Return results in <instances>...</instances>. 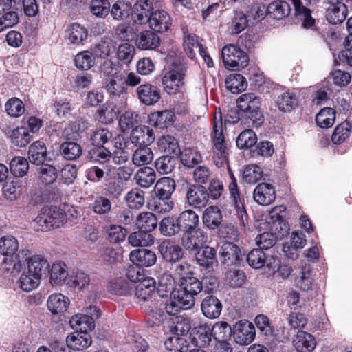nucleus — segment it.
I'll return each instance as SVG.
<instances>
[{
  "label": "nucleus",
  "mask_w": 352,
  "mask_h": 352,
  "mask_svg": "<svg viewBox=\"0 0 352 352\" xmlns=\"http://www.w3.org/2000/svg\"><path fill=\"white\" fill-rule=\"evenodd\" d=\"M88 36L86 28L78 23L69 25L65 30V38L73 44L82 43Z\"/></svg>",
  "instance_id": "29"
},
{
  "label": "nucleus",
  "mask_w": 352,
  "mask_h": 352,
  "mask_svg": "<svg viewBox=\"0 0 352 352\" xmlns=\"http://www.w3.org/2000/svg\"><path fill=\"white\" fill-rule=\"evenodd\" d=\"M210 336V329L206 327L200 326L193 330L190 339L195 346L201 348L209 344L211 340Z\"/></svg>",
  "instance_id": "48"
},
{
  "label": "nucleus",
  "mask_w": 352,
  "mask_h": 352,
  "mask_svg": "<svg viewBox=\"0 0 352 352\" xmlns=\"http://www.w3.org/2000/svg\"><path fill=\"white\" fill-rule=\"evenodd\" d=\"M50 283L52 285L69 284L68 272L64 263L55 262L52 264L50 272Z\"/></svg>",
  "instance_id": "28"
},
{
  "label": "nucleus",
  "mask_w": 352,
  "mask_h": 352,
  "mask_svg": "<svg viewBox=\"0 0 352 352\" xmlns=\"http://www.w3.org/2000/svg\"><path fill=\"white\" fill-rule=\"evenodd\" d=\"M166 331H168L174 336L186 335L190 329V324L188 320L182 318H171L166 322Z\"/></svg>",
  "instance_id": "39"
},
{
  "label": "nucleus",
  "mask_w": 352,
  "mask_h": 352,
  "mask_svg": "<svg viewBox=\"0 0 352 352\" xmlns=\"http://www.w3.org/2000/svg\"><path fill=\"white\" fill-rule=\"evenodd\" d=\"M219 254L221 263L226 266H230L239 263L241 250L232 243H226L221 246Z\"/></svg>",
  "instance_id": "21"
},
{
  "label": "nucleus",
  "mask_w": 352,
  "mask_h": 352,
  "mask_svg": "<svg viewBox=\"0 0 352 352\" xmlns=\"http://www.w3.org/2000/svg\"><path fill=\"white\" fill-rule=\"evenodd\" d=\"M60 151L66 160H74L82 154L80 144L74 142H65L60 146Z\"/></svg>",
  "instance_id": "58"
},
{
  "label": "nucleus",
  "mask_w": 352,
  "mask_h": 352,
  "mask_svg": "<svg viewBox=\"0 0 352 352\" xmlns=\"http://www.w3.org/2000/svg\"><path fill=\"white\" fill-rule=\"evenodd\" d=\"M233 335L238 344L248 345L254 339L255 329L249 321L240 320L234 327Z\"/></svg>",
  "instance_id": "9"
},
{
  "label": "nucleus",
  "mask_w": 352,
  "mask_h": 352,
  "mask_svg": "<svg viewBox=\"0 0 352 352\" xmlns=\"http://www.w3.org/2000/svg\"><path fill=\"white\" fill-rule=\"evenodd\" d=\"M195 257L199 265L206 268L212 267L217 262V250L214 248L205 246L197 252Z\"/></svg>",
  "instance_id": "31"
},
{
  "label": "nucleus",
  "mask_w": 352,
  "mask_h": 352,
  "mask_svg": "<svg viewBox=\"0 0 352 352\" xmlns=\"http://www.w3.org/2000/svg\"><path fill=\"white\" fill-rule=\"evenodd\" d=\"M11 173L16 177L24 176L29 168L28 160L23 157H15L10 163Z\"/></svg>",
  "instance_id": "63"
},
{
  "label": "nucleus",
  "mask_w": 352,
  "mask_h": 352,
  "mask_svg": "<svg viewBox=\"0 0 352 352\" xmlns=\"http://www.w3.org/2000/svg\"><path fill=\"white\" fill-rule=\"evenodd\" d=\"M183 293L178 290L171 294L170 298L164 305L167 314L177 315L182 309H188L193 307L192 300L190 296L184 297Z\"/></svg>",
  "instance_id": "8"
},
{
  "label": "nucleus",
  "mask_w": 352,
  "mask_h": 352,
  "mask_svg": "<svg viewBox=\"0 0 352 352\" xmlns=\"http://www.w3.org/2000/svg\"><path fill=\"white\" fill-rule=\"evenodd\" d=\"M181 285L183 286L182 289L178 291L179 293H183L184 297L190 296L195 305V296L201 292L204 286L201 281H199L196 277L192 275L188 278L182 282Z\"/></svg>",
  "instance_id": "33"
},
{
  "label": "nucleus",
  "mask_w": 352,
  "mask_h": 352,
  "mask_svg": "<svg viewBox=\"0 0 352 352\" xmlns=\"http://www.w3.org/2000/svg\"><path fill=\"white\" fill-rule=\"evenodd\" d=\"M130 140L135 146H148L155 140L154 133L148 126H136L131 133Z\"/></svg>",
  "instance_id": "18"
},
{
  "label": "nucleus",
  "mask_w": 352,
  "mask_h": 352,
  "mask_svg": "<svg viewBox=\"0 0 352 352\" xmlns=\"http://www.w3.org/2000/svg\"><path fill=\"white\" fill-rule=\"evenodd\" d=\"M347 15V7L344 3L331 6L326 8V19L331 24H338L343 22Z\"/></svg>",
  "instance_id": "40"
},
{
  "label": "nucleus",
  "mask_w": 352,
  "mask_h": 352,
  "mask_svg": "<svg viewBox=\"0 0 352 352\" xmlns=\"http://www.w3.org/2000/svg\"><path fill=\"white\" fill-rule=\"evenodd\" d=\"M91 338L87 332L76 331L69 334L66 342L69 348L74 350H83L91 344Z\"/></svg>",
  "instance_id": "24"
},
{
  "label": "nucleus",
  "mask_w": 352,
  "mask_h": 352,
  "mask_svg": "<svg viewBox=\"0 0 352 352\" xmlns=\"http://www.w3.org/2000/svg\"><path fill=\"white\" fill-rule=\"evenodd\" d=\"M119 113V107L113 102H109L98 111V119L102 122L110 123L118 117Z\"/></svg>",
  "instance_id": "56"
},
{
  "label": "nucleus",
  "mask_w": 352,
  "mask_h": 352,
  "mask_svg": "<svg viewBox=\"0 0 352 352\" xmlns=\"http://www.w3.org/2000/svg\"><path fill=\"white\" fill-rule=\"evenodd\" d=\"M47 155V147L41 141L33 142L29 147L28 159L32 164L40 165L44 164Z\"/></svg>",
  "instance_id": "37"
},
{
  "label": "nucleus",
  "mask_w": 352,
  "mask_h": 352,
  "mask_svg": "<svg viewBox=\"0 0 352 352\" xmlns=\"http://www.w3.org/2000/svg\"><path fill=\"white\" fill-rule=\"evenodd\" d=\"M201 308L203 314L206 317L214 319L221 314L222 305L217 297L211 295L204 298Z\"/></svg>",
  "instance_id": "25"
},
{
  "label": "nucleus",
  "mask_w": 352,
  "mask_h": 352,
  "mask_svg": "<svg viewBox=\"0 0 352 352\" xmlns=\"http://www.w3.org/2000/svg\"><path fill=\"white\" fill-rule=\"evenodd\" d=\"M135 44L140 50H155L160 44V38L155 32L145 30L137 35Z\"/></svg>",
  "instance_id": "20"
},
{
  "label": "nucleus",
  "mask_w": 352,
  "mask_h": 352,
  "mask_svg": "<svg viewBox=\"0 0 352 352\" xmlns=\"http://www.w3.org/2000/svg\"><path fill=\"white\" fill-rule=\"evenodd\" d=\"M152 149L148 146H138L132 155L131 161L133 165L140 167L149 164L153 160Z\"/></svg>",
  "instance_id": "36"
},
{
  "label": "nucleus",
  "mask_w": 352,
  "mask_h": 352,
  "mask_svg": "<svg viewBox=\"0 0 352 352\" xmlns=\"http://www.w3.org/2000/svg\"><path fill=\"white\" fill-rule=\"evenodd\" d=\"M295 10V15L300 17L304 28L311 29L322 35L319 29L315 25V19L311 16V10L303 6L301 0H290Z\"/></svg>",
  "instance_id": "13"
},
{
  "label": "nucleus",
  "mask_w": 352,
  "mask_h": 352,
  "mask_svg": "<svg viewBox=\"0 0 352 352\" xmlns=\"http://www.w3.org/2000/svg\"><path fill=\"white\" fill-rule=\"evenodd\" d=\"M69 305V298L60 293L51 294L47 299L48 309L54 314L66 311Z\"/></svg>",
  "instance_id": "34"
},
{
  "label": "nucleus",
  "mask_w": 352,
  "mask_h": 352,
  "mask_svg": "<svg viewBox=\"0 0 352 352\" xmlns=\"http://www.w3.org/2000/svg\"><path fill=\"white\" fill-rule=\"evenodd\" d=\"M177 220L181 232H192L199 225V217L194 210L188 209L182 212Z\"/></svg>",
  "instance_id": "16"
},
{
  "label": "nucleus",
  "mask_w": 352,
  "mask_h": 352,
  "mask_svg": "<svg viewBox=\"0 0 352 352\" xmlns=\"http://www.w3.org/2000/svg\"><path fill=\"white\" fill-rule=\"evenodd\" d=\"M156 283L154 278L146 277L140 283H138L135 288V296L142 300L146 302L151 311L155 312L158 311V302H154L152 296L155 294Z\"/></svg>",
  "instance_id": "4"
},
{
  "label": "nucleus",
  "mask_w": 352,
  "mask_h": 352,
  "mask_svg": "<svg viewBox=\"0 0 352 352\" xmlns=\"http://www.w3.org/2000/svg\"><path fill=\"white\" fill-rule=\"evenodd\" d=\"M262 168L256 164L248 165L243 173V177L245 182L255 184L263 177Z\"/></svg>",
  "instance_id": "64"
},
{
  "label": "nucleus",
  "mask_w": 352,
  "mask_h": 352,
  "mask_svg": "<svg viewBox=\"0 0 352 352\" xmlns=\"http://www.w3.org/2000/svg\"><path fill=\"white\" fill-rule=\"evenodd\" d=\"M153 5L149 0H138L134 5L133 19L137 23L148 22L153 13Z\"/></svg>",
  "instance_id": "23"
},
{
  "label": "nucleus",
  "mask_w": 352,
  "mask_h": 352,
  "mask_svg": "<svg viewBox=\"0 0 352 352\" xmlns=\"http://www.w3.org/2000/svg\"><path fill=\"white\" fill-rule=\"evenodd\" d=\"M158 249L163 259L168 263H177L184 256L182 248L170 240L163 241Z\"/></svg>",
  "instance_id": "11"
},
{
  "label": "nucleus",
  "mask_w": 352,
  "mask_h": 352,
  "mask_svg": "<svg viewBox=\"0 0 352 352\" xmlns=\"http://www.w3.org/2000/svg\"><path fill=\"white\" fill-rule=\"evenodd\" d=\"M177 158L175 156L166 155L160 157L155 162L157 170L163 175L170 173L175 168Z\"/></svg>",
  "instance_id": "51"
},
{
  "label": "nucleus",
  "mask_w": 352,
  "mask_h": 352,
  "mask_svg": "<svg viewBox=\"0 0 352 352\" xmlns=\"http://www.w3.org/2000/svg\"><path fill=\"white\" fill-rule=\"evenodd\" d=\"M350 133L351 124L348 122H344L336 127L331 140L336 144H341L349 138Z\"/></svg>",
  "instance_id": "60"
},
{
  "label": "nucleus",
  "mask_w": 352,
  "mask_h": 352,
  "mask_svg": "<svg viewBox=\"0 0 352 352\" xmlns=\"http://www.w3.org/2000/svg\"><path fill=\"white\" fill-rule=\"evenodd\" d=\"M26 262L29 273L38 276L41 279L42 276L49 269L50 263L47 259L41 255L28 256Z\"/></svg>",
  "instance_id": "26"
},
{
  "label": "nucleus",
  "mask_w": 352,
  "mask_h": 352,
  "mask_svg": "<svg viewBox=\"0 0 352 352\" xmlns=\"http://www.w3.org/2000/svg\"><path fill=\"white\" fill-rule=\"evenodd\" d=\"M176 184L173 179L170 177L160 178L155 185V195L171 198V195L175 190Z\"/></svg>",
  "instance_id": "44"
},
{
  "label": "nucleus",
  "mask_w": 352,
  "mask_h": 352,
  "mask_svg": "<svg viewBox=\"0 0 352 352\" xmlns=\"http://www.w3.org/2000/svg\"><path fill=\"white\" fill-rule=\"evenodd\" d=\"M336 120V111L331 107L322 109L316 116L317 125L323 129L331 127Z\"/></svg>",
  "instance_id": "50"
},
{
  "label": "nucleus",
  "mask_w": 352,
  "mask_h": 352,
  "mask_svg": "<svg viewBox=\"0 0 352 352\" xmlns=\"http://www.w3.org/2000/svg\"><path fill=\"white\" fill-rule=\"evenodd\" d=\"M285 211V206H278L271 210L269 214L270 223H272V228L282 236L289 233V228L281 215Z\"/></svg>",
  "instance_id": "22"
},
{
  "label": "nucleus",
  "mask_w": 352,
  "mask_h": 352,
  "mask_svg": "<svg viewBox=\"0 0 352 352\" xmlns=\"http://www.w3.org/2000/svg\"><path fill=\"white\" fill-rule=\"evenodd\" d=\"M159 148L163 151L178 155L180 153V148L177 140L173 136H163L158 140Z\"/></svg>",
  "instance_id": "55"
},
{
  "label": "nucleus",
  "mask_w": 352,
  "mask_h": 352,
  "mask_svg": "<svg viewBox=\"0 0 352 352\" xmlns=\"http://www.w3.org/2000/svg\"><path fill=\"white\" fill-rule=\"evenodd\" d=\"M179 154L182 163L189 168L194 167L202 161V157L199 152L193 148H185Z\"/></svg>",
  "instance_id": "57"
},
{
  "label": "nucleus",
  "mask_w": 352,
  "mask_h": 352,
  "mask_svg": "<svg viewBox=\"0 0 352 352\" xmlns=\"http://www.w3.org/2000/svg\"><path fill=\"white\" fill-rule=\"evenodd\" d=\"M239 109L243 111V118L249 120L245 122L248 125L258 126L263 120V116L259 109L258 105L251 106L248 104H241Z\"/></svg>",
  "instance_id": "32"
},
{
  "label": "nucleus",
  "mask_w": 352,
  "mask_h": 352,
  "mask_svg": "<svg viewBox=\"0 0 352 352\" xmlns=\"http://www.w3.org/2000/svg\"><path fill=\"white\" fill-rule=\"evenodd\" d=\"M184 338L174 336H170L165 342L164 345L170 352H188V346Z\"/></svg>",
  "instance_id": "61"
},
{
  "label": "nucleus",
  "mask_w": 352,
  "mask_h": 352,
  "mask_svg": "<svg viewBox=\"0 0 352 352\" xmlns=\"http://www.w3.org/2000/svg\"><path fill=\"white\" fill-rule=\"evenodd\" d=\"M136 184L142 188H149L156 179L155 170L148 166H144L138 170L134 176Z\"/></svg>",
  "instance_id": "41"
},
{
  "label": "nucleus",
  "mask_w": 352,
  "mask_h": 352,
  "mask_svg": "<svg viewBox=\"0 0 352 352\" xmlns=\"http://www.w3.org/2000/svg\"><path fill=\"white\" fill-rule=\"evenodd\" d=\"M221 57L225 67L236 69L245 67L249 60L247 54L235 45L225 46L221 50Z\"/></svg>",
  "instance_id": "3"
},
{
  "label": "nucleus",
  "mask_w": 352,
  "mask_h": 352,
  "mask_svg": "<svg viewBox=\"0 0 352 352\" xmlns=\"http://www.w3.org/2000/svg\"><path fill=\"white\" fill-rule=\"evenodd\" d=\"M253 197L254 201L260 205H270L276 199L274 188L270 184L261 183L254 189Z\"/></svg>",
  "instance_id": "14"
},
{
  "label": "nucleus",
  "mask_w": 352,
  "mask_h": 352,
  "mask_svg": "<svg viewBox=\"0 0 352 352\" xmlns=\"http://www.w3.org/2000/svg\"><path fill=\"white\" fill-rule=\"evenodd\" d=\"M41 280L38 276L25 270L16 282V285L21 290L29 292L37 288Z\"/></svg>",
  "instance_id": "42"
},
{
  "label": "nucleus",
  "mask_w": 352,
  "mask_h": 352,
  "mask_svg": "<svg viewBox=\"0 0 352 352\" xmlns=\"http://www.w3.org/2000/svg\"><path fill=\"white\" fill-rule=\"evenodd\" d=\"M36 176L41 183L50 185L56 180L58 171L52 165L42 164L36 168Z\"/></svg>",
  "instance_id": "43"
},
{
  "label": "nucleus",
  "mask_w": 352,
  "mask_h": 352,
  "mask_svg": "<svg viewBox=\"0 0 352 352\" xmlns=\"http://www.w3.org/2000/svg\"><path fill=\"white\" fill-rule=\"evenodd\" d=\"M99 316L98 309L96 306H90L86 309V314H78L72 317L69 320L73 329H79L80 331H91L95 327L94 318Z\"/></svg>",
  "instance_id": "5"
},
{
  "label": "nucleus",
  "mask_w": 352,
  "mask_h": 352,
  "mask_svg": "<svg viewBox=\"0 0 352 352\" xmlns=\"http://www.w3.org/2000/svg\"><path fill=\"white\" fill-rule=\"evenodd\" d=\"M157 223L158 221L155 215L149 212H141L136 218V225L138 229L147 233L154 230Z\"/></svg>",
  "instance_id": "45"
},
{
  "label": "nucleus",
  "mask_w": 352,
  "mask_h": 352,
  "mask_svg": "<svg viewBox=\"0 0 352 352\" xmlns=\"http://www.w3.org/2000/svg\"><path fill=\"white\" fill-rule=\"evenodd\" d=\"M291 12L289 4L285 1H275L267 8V14L274 19L280 20L287 16Z\"/></svg>",
  "instance_id": "38"
},
{
  "label": "nucleus",
  "mask_w": 352,
  "mask_h": 352,
  "mask_svg": "<svg viewBox=\"0 0 352 352\" xmlns=\"http://www.w3.org/2000/svg\"><path fill=\"white\" fill-rule=\"evenodd\" d=\"M129 258L131 262L140 267H150L157 261L155 253L148 249H136L131 252Z\"/></svg>",
  "instance_id": "19"
},
{
  "label": "nucleus",
  "mask_w": 352,
  "mask_h": 352,
  "mask_svg": "<svg viewBox=\"0 0 352 352\" xmlns=\"http://www.w3.org/2000/svg\"><path fill=\"white\" fill-rule=\"evenodd\" d=\"M186 67L182 64H174L173 68L166 72L162 82L164 88H174L186 85Z\"/></svg>",
  "instance_id": "6"
},
{
  "label": "nucleus",
  "mask_w": 352,
  "mask_h": 352,
  "mask_svg": "<svg viewBox=\"0 0 352 352\" xmlns=\"http://www.w3.org/2000/svg\"><path fill=\"white\" fill-rule=\"evenodd\" d=\"M293 346L298 352H311L316 346L315 337L304 331H298L292 340Z\"/></svg>",
  "instance_id": "15"
},
{
  "label": "nucleus",
  "mask_w": 352,
  "mask_h": 352,
  "mask_svg": "<svg viewBox=\"0 0 352 352\" xmlns=\"http://www.w3.org/2000/svg\"><path fill=\"white\" fill-rule=\"evenodd\" d=\"M10 138L12 143L17 147H24L31 140V135L25 127H16L12 130Z\"/></svg>",
  "instance_id": "52"
},
{
  "label": "nucleus",
  "mask_w": 352,
  "mask_h": 352,
  "mask_svg": "<svg viewBox=\"0 0 352 352\" xmlns=\"http://www.w3.org/2000/svg\"><path fill=\"white\" fill-rule=\"evenodd\" d=\"M149 27L156 32L167 31L171 25V18L166 11L163 10H156L153 12L148 21Z\"/></svg>",
  "instance_id": "17"
},
{
  "label": "nucleus",
  "mask_w": 352,
  "mask_h": 352,
  "mask_svg": "<svg viewBox=\"0 0 352 352\" xmlns=\"http://www.w3.org/2000/svg\"><path fill=\"white\" fill-rule=\"evenodd\" d=\"M147 206L151 210L155 212L165 213L173 209L174 203L171 198L155 195L148 200Z\"/></svg>",
  "instance_id": "30"
},
{
  "label": "nucleus",
  "mask_w": 352,
  "mask_h": 352,
  "mask_svg": "<svg viewBox=\"0 0 352 352\" xmlns=\"http://www.w3.org/2000/svg\"><path fill=\"white\" fill-rule=\"evenodd\" d=\"M208 199V192L202 185H190L186 190V203L192 208H201L206 206Z\"/></svg>",
  "instance_id": "7"
},
{
  "label": "nucleus",
  "mask_w": 352,
  "mask_h": 352,
  "mask_svg": "<svg viewBox=\"0 0 352 352\" xmlns=\"http://www.w3.org/2000/svg\"><path fill=\"white\" fill-rule=\"evenodd\" d=\"M276 103L280 111H290L296 104V98L294 94L287 91L277 98Z\"/></svg>",
  "instance_id": "59"
},
{
  "label": "nucleus",
  "mask_w": 352,
  "mask_h": 352,
  "mask_svg": "<svg viewBox=\"0 0 352 352\" xmlns=\"http://www.w3.org/2000/svg\"><path fill=\"white\" fill-rule=\"evenodd\" d=\"M175 114L172 111L166 110L152 113L149 117L151 124L160 128H164L173 123Z\"/></svg>",
  "instance_id": "46"
},
{
  "label": "nucleus",
  "mask_w": 352,
  "mask_h": 352,
  "mask_svg": "<svg viewBox=\"0 0 352 352\" xmlns=\"http://www.w3.org/2000/svg\"><path fill=\"white\" fill-rule=\"evenodd\" d=\"M124 199L130 208L140 209L145 203L144 192L138 188H133L125 195Z\"/></svg>",
  "instance_id": "54"
},
{
  "label": "nucleus",
  "mask_w": 352,
  "mask_h": 352,
  "mask_svg": "<svg viewBox=\"0 0 352 352\" xmlns=\"http://www.w3.org/2000/svg\"><path fill=\"white\" fill-rule=\"evenodd\" d=\"M155 238L151 233L142 230L131 233L128 237V242L133 247L149 246L153 244Z\"/></svg>",
  "instance_id": "47"
},
{
  "label": "nucleus",
  "mask_w": 352,
  "mask_h": 352,
  "mask_svg": "<svg viewBox=\"0 0 352 352\" xmlns=\"http://www.w3.org/2000/svg\"><path fill=\"white\" fill-rule=\"evenodd\" d=\"M175 278L168 273H163L158 279L157 292L161 297L166 296L168 293L173 294L175 290Z\"/></svg>",
  "instance_id": "49"
},
{
  "label": "nucleus",
  "mask_w": 352,
  "mask_h": 352,
  "mask_svg": "<svg viewBox=\"0 0 352 352\" xmlns=\"http://www.w3.org/2000/svg\"><path fill=\"white\" fill-rule=\"evenodd\" d=\"M74 213H76L75 209L65 204L59 207H44L41 213L34 221V227L42 232L58 228L67 221L72 220Z\"/></svg>",
  "instance_id": "2"
},
{
  "label": "nucleus",
  "mask_w": 352,
  "mask_h": 352,
  "mask_svg": "<svg viewBox=\"0 0 352 352\" xmlns=\"http://www.w3.org/2000/svg\"><path fill=\"white\" fill-rule=\"evenodd\" d=\"M211 336L217 342L225 341L231 336V327L226 322H217L210 329Z\"/></svg>",
  "instance_id": "53"
},
{
  "label": "nucleus",
  "mask_w": 352,
  "mask_h": 352,
  "mask_svg": "<svg viewBox=\"0 0 352 352\" xmlns=\"http://www.w3.org/2000/svg\"><path fill=\"white\" fill-rule=\"evenodd\" d=\"M19 250V241L12 235L0 238V254L6 256L1 267L3 271L10 273L19 272L27 261L30 252L28 249Z\"/></svg>",
  "instance_id": "1"
},
{
  "label": "nucleus",
  "mask_w": 352,
  "mask_h": 352,
  "mask_svg": "<svg viewBox=\"0 0 352 352\" xmlns=\"http://www.w3.org/2000/svg\"><path fill=\"white\" fill-rule=\"evenodd\" d=\"M230 176L231 179V182L229 184L228 188L230 191V196L232 197L233 201L234 202L235 209L236 210V214L238 218L239 219L241 224L243 226L248 223V214L244 208L243 204L241 203L239 192L237 186L236 179L234 177L233 173L230 171Z\"/></svg>",
  "instance_id": "12"
},
{
  "label": "nucleus",
  "mask_w": 352,
  "mask_h": 352,
  "mask_svg": "<svg viewBox=\"0 0 352 352\" xmlns=\"http://www.w3.org/2000/svg\"><path fill=\"white\" fill-rule=\"evenodd\" d=\"M294 283L296 287L302 291L308 292L312 289L314 278L309 266L303 267L295 274Z\"/></svg>",
  "instance_id": "35"
},
{
  "label": "nucleus",
  "mask_w": 352,
  "mask_h": 352,
  "mask_svg": "<svg viewBox=\"0 0 352 352\" xmlns=\"http://www.w3.org/2000/svg\"><path fill=\"white\" fill-rule=\"evenodd\" d=\"M222 219L221 211L217 206L206 208L202 214L204 224L210 230L217 228L221 223Z\"/></svg>",
  "instance_id": "27"
},
{
  "label": "nucleus",
  "mask_w": 352,
  "mask_h": 352,
  "mask_svg": "<svg viewBox=\"0 0 352 352\" xmlns=\"http://www.w3.org/2000/svg\"><path fill=\"white\" fill-rule=\"evenodd\" d=\"M208 234L202 229H195L192 232H185L182 237V245L189 250L203 246L208 241Z\"/></svg>",
  "instance_id": "10"
},
{
  "label": "nucleus",
  "mask_w": 352,
  "mask_h": 352,
  "mask_svg": "<svg viewBox=\"0 0 352 352\" xmlns=\"http://www.w3.org/2000/svg\"><path fill=\"white\" fill-rule=\"evenodd\" d=\"M74 61L78 69L87 70L94 66L95 63V56L93 53L84 51L78 53L75 56Z\"/></svg>",
  "instance_id": "62"
}]
</instances>
